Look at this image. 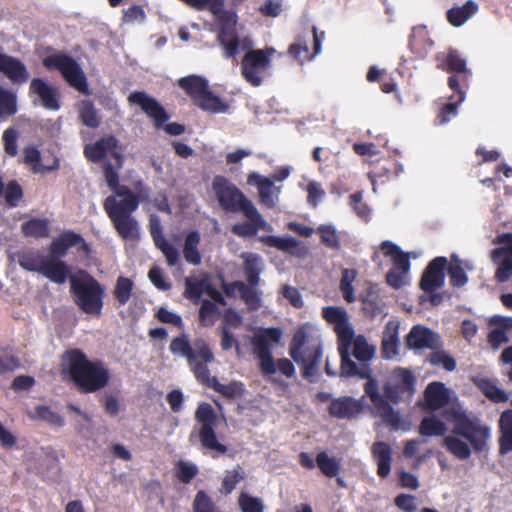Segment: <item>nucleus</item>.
<instances>
[{
    "mask_svg": "<svg viewBox=\"0 0 512 512\" xmlns=\"http://www.w3.org/2000/svg\"><path fill=\"white\" fill-rule=\"evenodd\" d=\"M364 365L361 366V368ZM368 376H358L360 379H367L364 384L365 395L370 399L376 414L382 421L392 429H398L400 426V416L393 409L392 405L399 404L405 397H411L414 392L415 378L411 370L397 367L389 379L383 384V394L379 392L378 382L372 377V370L368 365ZM359 370L360 367H357Z\"/></svg>",
    "mask_w": 512,
    "mask_h": 512,
    "instance_id": "f257e3e1",
    "label": "nucleus"
},
{
    "mask_svg": "<svg viewBox=\"0 0 512 512\" xmlns=\"http://www.w3.org/2000/svg\"><path fill=\"white\" fill-rule=\"evenodd\" d=\"M169 350L173 355L186 359L191 372L200 384L212 388L228 399L242 395L244 387L241 382L232 381L229 384H222L216 376L210 375L208 364L214 362L215 356L206 340L198 338L191 345L188 335L181 334L172 339Z\"/></svg>",
    "mask_w": 512,
    "mask_h": 512,
    "instance_id": "f03ea898",
    "label": "nucleus"
},
{
    "mask_svg": "<svg viewBox=\"0 0 512 512\" xmlns=\"http://www.w3.org/2000/svg\"><path fill=\"white\" fill-rule=\"evenodd\" d=\"M62 372L74 386L84 394L95 393L105 388L110 381V372L100 360L92 361L80 349L64 352L61 358Z\"/></svg>",
    "mask_w": 512,
    "mask_h": 512,
    "instance_id": "7ed1b4c3",
    "label": "nucleus"
},
{
    "mask_svg": "<svg viewBox=\"0 0 512 512\" xmlns=\"http://www.w3.org/2000/svg\"><path fill=\"white\" fill-rule=\"evenodd\" d=\"M148 198L149 189H141L136 194L128 186H122L104 200L103 208L122 239L134 240L139 237L138 222L132 214L140 202Z\"/></svg>",
    "mask_w": 512,
    "mask_h": 512,
    "instance_id": "20e7f679",
    "label": "nucleus"
},
{
    "mask_svg": "<svg viewBox=\"0 0 512 512\" xmlns=\"http://www.w3.org/2000/svg\"><path fill=\"white\" fill-rule=\"evenodd\" d=\"M452 434L444 437L443 446L446 450L460 460L468 459L471 449L466 439L476 452H482L489 437V430L478 422L471 420L465 414L455 413L453 416Z\"/></svg>",
    "mask_w": 512,
    "mask_h": 512,
    "instance_id": "39448f33",
    "label": "nucleus"
},
{
    "mask_svg": "<svg viewBox=\"0 0 512 512\" xmlns=\"http://www.w3.org/2000/svg\"><path fill=\"white\" fill-rule=\"evenodd\" d=\"M324 320L333 325L338 340V352L341 358L340 376H368V368L357 369L356 363L351 360L350 348L354 337V330L349 323L347 311L338 306H327L322 309Z\"/></svg>",
    "mask_w": 512,
    "mask_h": 512,
    "instance_id": "423d86ee",
    "label": "nucleus"
},
{
    "mask_svg": "<svg viewBox=\"0 0 512 512\" xmlns=\"http://www.w3.org/2000/svg\"><path fill=\"white\" fill-rule=\"evenodd\" d=\"M70 292L74 303L88 315L100 316L103 309L104 286L86 270L70 276Z\"/></svg>",
    "mask_w": 512,
    "mask_h": 512,
    "instance_id": "0eeeda50",
    "label": "nucleus"
},
{
    "mask_svg": "<svg viewBox=\"0 0 512 512\" xmlns=\"http://www.w3.org/2000/svg\"><path fill=\"white\" fill-rule=\"evenodd\" d=\"M281 336L282 331L280 328H263L252 337L251 344L254 353L260 361V369L263 374L272 375L278 369L283 375L290 378L295 374L293 363L287 358H281L277 361L276 365L271 353V344L278 343Z\"/></svg>",
    "mask_w": 512,
    "mask_h": 512,
    "instance_id": "6e6552de",
    "label": "nucleus"
},
{
    "mask_svg": "<svg viewBox=\"0 0 512 512\" xmlns=\"http://www.w3.org/2000/svg\"><path fill=\"white\" fill-rule=\"evenodd\" d=\"M178 86L190 97L192 103L204 112L211 114L226 113L230 106L211 91L207 79L199 75H188L177 82Z\"/></svg>",
    "mask_w": 512,
    "mask_h": 512,
    "instance_id": "1a4fd4ad",
    "label": "nucleus"
},
{
    "mask_svg": "<svg viewBox=\"0 0 512 512\" xmlns=\"http://www.w3.org/2000/svg\"><path fill=\"white\" fill-rule=\"evenodd\" d=\"M448 260L444 256L432 259L424 269L419 287L422 294L418 297V303L423 305L429 303L431 307H437L444 301L445 292L440 291L446 278Z\"/></svg>",
    "mask_w": 512,
    "mask_h": 512,
    "instance_id": "9d476101",
    "label": "nucleus"
},
{
    "mask_svg": "<svg viewBox=\"0 0 512 512\" xmlns=\"http://www.w3.org/2000/svg\"><path fill=\"white\" fill-rule=\"evenodd\" d=\"M43 65L49 70L59 71L63 79L80 93L90 94L86 75L73 57L62 52L55 53L45 57Z\"/></svg>",
    "mask_w": 512,
    "mask_h": 512,
    "instance_id": "9b49d317",
    "label": "nucleus"
},
{
    "mask_svg": "<svg viewBox=\"0 0 512 512\" xmlns=\"http://www.w3.org/2000/svg\"><path fill=\"white\" fill-rule=\"evenodd\" d=\"M307 341V334L304 330H297L289 345V354L292 359L302 366L304 378L312 381L317 374L318 365L322 358V347L320 344L303 347Z\"/></svg>",
    "mask_w": 512,
    "mask_h": 512,
    "instance_id": "f8f14e48",
    "label": "nucleus"
},
{
    "mask_svg": "<svg viewBox=\"0 0 512 512\" xmlns=\"http://www.w3.org/2000/svg\"><path fill=\"white\" fill-rule=\"evenodd\" d=\"M379 252L384 257L389 258L392 268L386 274V282L394 289H399L407 283L410 271L409 257L414 255L413 252L406 253L391 241H383L379 246ZM378 256V251L374 253L373 260Z\"/></svg>",
    "mask_w": 512,
    "mask_h": 512,
    "instance_id": "ddd939ff",
    "label": "nucleus"
},
{
    "mask_svg": "<svg viewBox=\"0 0 512 512\" xmlns=\"http://www.w3.org/2000/svg\"><path fill=\"white\" fill-rule=\"evenodd\" d=\"M195 420L200 425L198 437L201 445L205 449L225 454L227 447L218 441L216 434L218 417L214 408L209 403H200L195 412Z\"/></svg>",
    "mask_w": 512,
    "mask_h": 512,
    "instance_id": "4468645a",
    "label": "nucleus"
},
{
    "mask_svg": "<svg viewBox=\"0 0 512 512\" xmlns=\"http://www.w3.org/2000/svg\"><path fill=\"white\" fill-rule=\"evenodd\" d=\"M275 53L272 47L253 49L248 51L241 61V73L244 79L254 87L262 84L264 74L271 66V59Z\"/></svg>",
    "mask_w": 512,
    "mask_h": 512,
    "instance_id": "2eb2a0df",
    "label": "nucleus"
},
{
    "mask_svg": "<svg viewBox=\"0 0 512 512\" xmlns=\"http://www.w3.org/2000/svg\"><path fill=\"white\" fill-rule=\"evenodd\" d=\"M212 189L220 207L228 212H240L246 206L252 205L249 200L233 183L221 175H216L212 181Z\"/></svg>",
    "mask_w": 512,
    "mask_h": 512,
    "instance_id": "dca6fc26",
    "label": "nucleus"
},
{
    "mask_svg": "<svg viewBox=\"0 0 512 512\" xmlns=\"http://www.w3.org/2000/svg\"><path fill=\"white\" fill-rule=\"evenodd\" d=\"M218 25L217 41L224 49L225 58H234L239 50V38L236 30L238 17L232 10H222L215 15Z\"/></svg>",
    "mask_w": 512,
    "mask_h": 512,
    "instance_id": "f3484780",
    "label": "nucleus"
},
{
    "mask_svg": "<svg viewBox=\"0 0 512 512\" xmlns=\"http://www.w3.org/2000/svg\"><path fill=\"white\" fill-rule=\"evenodd\" d=\"M118 147V139L113 135H107L99 138L94 143L85 145L84 155L89 161L99 163L103 161L108 154H110L116 160L117 167L121 168L123 158L117 151Z\"/></svg>",
    "mask_w": 512,
    "mask_h": 512,
    "instance_id": "a211bd4d",
    "label": "nucleus"
},
{
    "mask_svg": "<svg viewBox=\"0 0 512 512\" xmlns=\"http://www.w3.org/2000/svg\"><path fill=\"white\" fill-rule=\"evenodd\" d=\"M128 101L138 105L141 110L153 120L154 126L159 129L169 119L164 107L144 91H134L129 94Z\"/></svg>",
    "mask_w": 512,
    "mask_h": 512,
    "instance_id": "6ab92c4d",
    "label": "nucleus"
},
{
    "mask_svg": "<svg viewBox=\"0 0 512 512\" xmlns=\"http://www.w3.org/2000/svg\"><path fill=\"white\" fill-rule=\"evenodd\" d=\"M400 323L397 320H389L382 332L380 352L385 360H392L399 355L401 346L399 338Z\"/></svg>",
    "mask_w": 512,
    "mask_h": 512,
    "instance_id": "aec40b11",
    "label": "nucleus"
},
{
    "mask_svg": "<svg viewBox=\"0 0 512 512\" xmlns=\"http://www.w3.org/2000/svg\"><path fill=\"white\" fill-rule=\"evenodd\" d=\"M0 73L14 84L26 83L30 76L25 64L19 58L4 53H0Z\"/></svg>",
    "mask_w": 512,
    "mask_h": 512,
    "instance_id": "412c9836",
    "label": "nucleus"
},
{
    "mask_svg": "<svg viewBox=\"0 0 512 512\" xmlns=\"http://www.w3.org/2000/svg\"><path fill=\"white\" fill-rule=\"evenodd\" d=\"M361 411V403L349 396L332 399L328 407L329 414L338 419H352Z\"/></svg>",
    "mask_w": 512,
    "mask_h": 512,
    "instance_id": "4be33fe9",
    "label": "nucleus"
},
{
    "mask_svg": "<svg viewBox=\"0 0 512 512\" xmlns=\"http://www.w3.org/2000/svg\"><path fill=\"white\" fill-rule=\"evenodd\" d=\"M30 93L36 94L42 102V105L49 110H59V94L55 87L47 84L40 78L32 79L30 83Z\"/></svg>",
    "mask_w": 512,
    "mask_h": 512,
    "instance_id": "5701e85b",
    "label": "nucleus"
},
{
    "mask_svg": "<svg viewBox=\"0 0 512 512\" xmlns=\"http://www.w3.org/2000/svg\"><path fill=\"white\" fill-rule=\"evenodd\" d=\"M364 314L373 319L384 314V303L376 285L370 284L360 296Z\"/></svg>",
    "mask_w": 512,
    "mask_h": 512,
    "instance_id": "b1692460",
    "label": "nucleus"
},
{
    "mask_svg": "<svg viewBox=\"0 0 512 512\" xmlns=\"http://www.w3.org/2000/svg\"><path fill=\"white\" fill-rule=\"evenodd\" d=\"M371 454L377 464V475L386 478L391 471L392 449L389 444L382 441L373 443Z\"/></svg>",
    "mask_w": 512,
    "mask_h": 512,
    "instance_id": "393cba45",
    "label": "nucleus"
},
{
    "mask_svg": "<svg viewBox=\"0 0 512 512\" xmlns=\"http://www.w3.org/2000/svg\"><path fill=\"white\" fill-rule=\"evenodd\" d=\"M71 269L66 262L52 258L46 259L41 275L56 284H64L67 279L70 280Z\"/></svg>",
    "mask_w": 512,
    "mask_h": 512,
    "instance_id": "a878e982",
    "label": "nucleus"
},
{
    "mask_svg": "<svg viewBox=\"0 0 512 512\" xmlns=\"http://www.w3.org/2000/svg\"><path fill=\"white\" fill-rule=\"evenodd\" d=\"M81 239V235L72 231L66 230L55 238L49 247V252L52 258L59 259L67 254V251L77 245Z\"/></svg>",
    "mask_w": 512,
    "mask_h": 512,
    "instance_id": "bb28decb",
    "label": "nucleus"
},
{
    "mask_svg": "<svg viewBox=\"0 0 512 512\" xmlns=\"http://www.w3.org/2000/svg\"><path fill=\"white\" fill-rule=\"evenodd\" d=\"M424 399L429 408L439 409L449 402V393L442 382H432L424 391Z\"/></svg>",
    "mask_w": 512,
    "mask_h": 512,
    "instance_id": "cd10ccee",
    "label": "nucleus"
},
{
    "mask_svg": "<svg viewBox=\"0 0 512 512\" xmlns=\"http://www.w3.org/2000/svg\"><path fill=\"white\" fill-rule=\"evenodd\" d=\"M478 4L473 0L466 1L462 6H454L446 13L447 21L454 27L462 26L478 12Z\"/></svg>",
    "mask_w": 512,
    "mask_h": 512,
    "instance_id": "c85d7f7f",
    "label": "nucleus"
},
{
    "mask_svg": "<svg viewBox=\"0 0 512 512\" xmlns=\"http://www.w3.org/2000/svg\"><path fill=\"white\" fill-rule=\"evenodd\" d=\"M247 218V221L236 223L231 227V232L241 238L253 237L257 234L256 227V207L254 204L248 205L241 211Z\"/></svg>",
    "mask_w": 512,
    "mask_h": 512,
    "instance_id": "c756f323",
    "label": "nucleus"
},
{
    "mask_svg": "<svg viewBox=\"0 0 512 512\" xmlns=\"http://www.w3.org/2000/svg\"><path fill=\"white\" fill-rule=\"evenodd\" d=\"M499 453L508 454L512 451V410H505L499 419Z\"/></svg>",
    "mask_w": 512,
    "mask_h": 512,
    "instance_id": "7c9ffc66",
    "label": "nucleus"
},
{
    "mask_svg": "<svg viewBox=\"0 0 512 512\" xmlns=\"http://www.w3.org/2000/svg\"><path fill=\"white\" fill-rule=\"evenodd\" d=\"M248 185H256L260 197V201L267 205L273 206L274 202L272 199L273 194V182L271 179L261 176L257 172H251L247 176Z\"/></svg>",
    "mask_w": 512,
    "mask_h": 512,
    "instance_id": "2f4dec72",
    "label": "nucleus"
},
{
    "mask_svg": "<svg viewBox=\"0 0 512 512\" xmlns=\"http://www.w3.org/2000/svg\"><path fill=\"white\" fill-rule=\"evenodd\" d=\"M352 355L360 362L359 365L356 364L357 367H361L362 365H369V361L375 355V347L370 345L366 338L363 335L354 336L352 339Z\"/></svg>",
    "mask_w": 512,
    "mask_h": 512,
    "instance_id": "473e14b6",
    "label": "nucleus"
},
{
    "mask_svg": "<svg viewBox=\"0 0 512 512\" xmlns=\"http://www.w3.org/2000/svg\"><path fill=\"white\" fill-rule=\"evenodd\" d=\"M231 288H236L238 290L241 299L251 310H256L260 307L261 300L254 287L250 285L248 286L241 281H235L231 285L224 287L225 293L228 296L232 295Z\"/></svg>",
    "mask_w": 512,
    "mask_h": 512,
    "instance_id": "72a5a7b5",
    "label": "nucleus"
},
{
    "mask_svg": "<svg viewBox=\"0 0 512 512\" xmlns=\"http://www.w3.org/2000/svg\"><path fill=\"white\" fill-rule=\"evenodd\" d=\"M200 234L198 231H190L184 240L183 245V256L186 262L192 265H199L201 263L202 257L201 253L198 249L200 244Z\"/></svg>",
    "mask_w": 512,
    "mask_h": 512,
    "instance_id": "f704fd0d",
    "label": "nucleus"
},
{
    "mask_svg": "<svg viewBox=\"0 0 512 512\" xmlns=\"http://www.w3.org/2000/svg\"><path fill=\"white\" fill-rule=\"evenodd\" d=\"M244 260V273L248 284L256 287L260 281L261 258L254 253H243L241 256Z\"/></svg>",
    "mask_w": 512,
    "mask_h": 512,
    "instance_id": "c9c22d12",
    "label": "nucleus"
},
{
    "mask_svg": "<svg viewBox=\"0 0 512 512\" xmlns=\"http://www.w3.org/2000/svg\"><path fill=\"white\" fill-rule=\"evenodd\" d=\"M78 118L80 122L91 129L100 126L101 118L91 100H82L78 105Z\"/></svg>",
    "mask_w": 512,
    "mask_h": 512,
    "instance_id": "e433bc0d",
    "label": "nucleus"
},
{
    "mask_svg": "<svg viewBox=\"0 0 512 512\" xmlns=\"http://www.w3.org/2000/svg\"><path fill=\"white\" fill-rule=\"evenodd\" d=\"M209 283L210 278L208 274H203L201 279L187 277L185 279L184 297L189 300L198 301L202 294L206 293Z\"/></svg>",
    "mask_w": 512,
    "mask_h": 512,
    "instance_id": "4c0bfd02",
    "label": "nucleus"
},
{
    "mask_svg": "<svg viewBox=\"0 0 512 512\" xmlns=\"http://www.w3.org/2000/svg\"><path fill=\"white\" fill-rule=\"evenodd\" d=\"M439 68L449 73H466L470 72L467 69L466 61L461 54L455 49H449L443 57Z\"/></svg>",
    "mask_w": 512,
    "mask_h": 512,
    "instance_id": "58836bf2",
    "label": "nucleus"
},
{
    "mask_svg": "<svg viewBox=\"0 0 512 512\" xmlns=\"http://www.w3.org/2000/svg\"><path fill=\"white\" fill-rule=\"evenodd\" d=\"M259 241L264 245L276 248L279 251L293 254L294 249L299 246L298 240L293 237H279L274 235L260 236Z\"/></svg>",
    "mask_w": 512,
    "mask_h": 512,
    "instance_id": "ea45409f",
    "label": "nucleus"
},
{
    "mask_svg": "<svg viewBox=\"0 0 512 512\" xmlns=\"http://www.w3.org/2000/svg\"><path fill=\"white\" fill-rule=\"evenodd\" d=\"M433 367H442L446 371H454L456 369L455 359L447 353L443 347L432 350L424 360Z\"/></svg>",
    "mask_w": 512,
    "mask_h": 512,
    "instance_id": "a19ab883",
    "label": "nucleus"
},
{
    "mask_svg": "<svg viewBox=\"0 0 512 512\" xmlns=\"http://www.w3.org/2000/svg\"><path fill=\"white\" fill-rule=\"evenodd\" d=\"M45 261V257L39 251L34 250L23 252L18 256V263L21 268L31 272H38L40 274Z\"/></svg>",
    "mask_w": 512,
    "mask_h": 512,
    "instance_id": "79ce46f5",
    "label": "nucleus"
},
{
    "mask_svg": "<svg viewBox=\"0 0 512 512\" xmlns=\"http://www.w3.org/2000/svg\"><path fill=\"white\" fill-rule=\"evenodd\" d=\"M134 283L133 281L124 276H119L114 286L113 295L117 302V306L121 307L126 305L133 295Z\"/></svg>",
    "mask_w": 512,
    "mask_h": 512,
    "instance_id": "37998d69",
    "label": "nucleus"
},
{
    "mask_svg": "<svg viewBox=\"0 0 512 512\" xmlns=\"http://www.w3.org/2000/svg\"><path fill=\"white\" fill-rule=\"evenodd\" d=\"M443 341L437 332L425 327L418 325V350L427 348L435 350L437 348H442Z\"/></svg>",
    "mask_w": 512,
    "mask_h": 512,
    "instance_id": "c03bdc74",
    "label": "nucleus"
},
{
    "mask_svg": "<svg viewBox=\"0 0 512 512\" xmlns=\"http://www.w3.org/2000/svg\"><path fill=\"white\" fill-rule=\"evenodd\" d=\"M357 274V270L355 269L344 268L342 270L339 288L343 299L347 303H353L356 301L353 282L355 281Z\"/></svg>",
    "mask_w": 512,
    "mask_h": 512,
    "instance_id": "a18cd8bd",
    "label": "nucleus"
},
{
    "mask_svg": "<svg viewBox=\"0 0 512 512\" xmlns=\"http://www.w3.org/2000/svg\"><path fill=\"white\" fill-rule=\"evenodd\" d=\"M316 465L328 478L336 477L341 469L340 461L334 457H329L324 451L317 454Z\"/></svg>",
    "mask_w": 512,
    "mask_h": 512,
    "instance_id": "49530a36",
    "label": "nucleus"
},
{
    "mask_svg": "<svg viewBox=\"0 0 512 512\" xmlns=\"http://www.w3.org/2000/svg\"><path fill=\"white\" fill-rule=\"evenodd\" d=\"M21 229L25 236L45 238L49 235V225L46 219H30L22 224Z\"/></svg>",
    "mask_w": 512,
    "mask_h": 512,
    "instance_id": "de8ad7c7",
    "label": "nucleus"
},
{
    "mask_svg": "<svg viewBox=\"0 0 512 512\" xmlns=\"http://www.w3.org/2000/svg\"><path fill=\"white\" fill-rule=\"evenodd\" d=\"M446 431L445 423L434 416L423 418L418 427V432L424 436H444Z\"/></svg>",
    "mask_w": 512,
    "mask_h": 512,
    "instance_id": "09e8293b",
    "label": "nucleus"
},
{
    "mask_svg": "<svg viewBox=\"0 0 512 512\" xmlns=\"http://www.w3.org/2000/svg\"><path fill=\"white\" fill-rule=\"evenodd\" d=\"M493 243L501 246L491 251V261H497L498 258H502L503 256H512V232L497 235Z\"/></svg>",
    "mask_w": 512,
    "mask_h": 512,
    "instance_id": "8fccbe9b",
    "label": "nucleus"
},
{
    "mask_svg": "<svg viewBox=\"0 0 512 512\" xmlns=\"http://www.w3.org/2000/svg\"><path fill=\"white\" fill-rule=\"evenodd\" d=\"M322 244L334 250L340 249V239L336 228L331 224H322L317 227Z\"/></svg>",
    "mask_w": 512,
    "mask_h": 512,
    "instance_id": "3c124183",
    "label": "nucleus"
},
{
    "mask_svg": "<svg viewBox=\"0 0 512 512\" xmlns=\"http://www.w3.org/2000/svg\"><path fill=\"white\" fill-rule=\"evenodd\" d=\"M17 112L16 95L0 86V119L13 116Z\"/></svg>",
    "mask_w": 512,
    "mask_h": 512,
    "instance_id": "603ef678",
    "label": "nucleus"
},
{
    "mask_svg": "<svg viewBox=\"0 0 512 512\" xmlns=\"http://www.w3.org/2000/svg\"><path fill=\"white\" fill-rule=\"evenodd\" d=\"M218 315V307L210 300H202L199 309V323L201 326L208 327L214 325Z\"/></svg>",
    "mask_w": 512,
    "mask_h": 512,
    "instance_id": "864d4df0",
    "label": "nucleus"
},
{
    "mask_svg": "<svg viewBox=\"0 0 512 512\" xmlns=\"http://www.w3.org/2000/svg\"><path fill=\"white\" fill-rule=\"evenodd\" d=\"M244 476V471L239 465L233 470L226 471L220 492L225 495L230 494L235 489L236 485L244 479Z\"/></svg>",
    "mask_w": 512,
    "mask_h": 512,
    "instance_id": "5fc2aeb1",
    "label": "nucleus"
},
{
    "mask_svg": "<svg viewBox=\"0 0 512 512\" xmlns=\"http://www.w3.org/2000/svg\"><path fill=\"white\" fill-rule=\"evenodd\" d=\"M193 512H221L204 490H199L192 503Z\"/></svg>",
    "mask_w": 512,
    "mask_h": 512,
    "instance_id": "6e6d98bb",
    "label": "nucleus"
},
{
    "mask_svg": "<svg viewBox=\"0 0 512 512\" xmlns=\"http://www.w3.org/2000/svg\"><path fill=\"white\" fill-rule=\"evenodd\" d=\"M470 72L453 73L448 78V86L457 94L459 102H463L466 96L465 88L468 86V78Z\"/></svg>",
    "mask_w": 512,
    "mask_h": 512,
    "instance_id": "4d7b16f0",
    "label": "nucleus"
},
{
    "mask_svg": "<svg viewBox=\"0 0 512 512\" xmlns=\"http://www.w3.org/2000/svg\"><path fill=\"white\" fill-rule=\"evenodd\" d=\"M492 262L497 265L494 274L496 282L504 283L512 278V256H503Z\"/></svg>",
    "mask_w": 512,
    "mask_h": 512,
    "instance_id": "13d9d810",
    "label": "nucleus"
},
{
    "mask_svg": "<svg viewBox=\"0 0 512 512\" xmlns=\"http://www.w3.org/2000/svg\"><path fill=\"white\" fill-rule=\"evenodd\" d=\"M349 204L360 219L365 222L370 220L371 209L363 202V194L361 191H357L349 196Z\"/></svg>",
    "mask_w": 512,
    "mask_h": 512,
    "instance_id": "bf43d9fd",
    "label": "nucleus"
},
{
    "mask_svg": "<svg viewBox=\"0 0 512 512\" xmlns=\"http://www.w3.org/2000/svg\"><path fill=\"white\" fill-rule=\"evenodd\" d=\"M184 2L195 10H208L214 16L224 9L225 4V0H184Z\"/></svg>",
    "mask_w": 512,
    "mask_h": 512,
    "instance_id": "052dcab7",
    "label": "nucleus"
},
{
    "mask_svg": "<svg viewBox=\"0 0 512 512\" xmlns=\"http://www.w3.org/2000/svg\"><path fill=\"white\" fill-rule=\"evenodd\" d=\"M197 474L198 468L196 465L183 460H179L176 463L175 476L181 483L189 484Z\"/></svg>",
    "mask_w": 512,
    "mask_h": 512,
    "instance_id": "680f3d73",
    "label": "nucleus"
},
{
    "mask_svg": "<svg viewBox=\"0 0 512 512\" xmlns=\"http://www.w3.org/2000/svg\"><path fill=\"white\" fill-rule=\"evenodd\" d=\"M446 271L449 276L450 284L453 287L459 288L467 283L468 276L459 261L452 262L449 266L447 265Z\"/></svg>",
    "mask_w": 512,
    "mask_h": 512,
    "instance_id": "e2e57ef3",
    "label": "nucleus"
},
{
    "mask_svg": "<svg viewBox=\"0 0 512 512\" xmlns=\"http://www.w3.org/2000/svg\"><path fill=\"white\" fill-rule=\"evenodd\" d=\"M238 505L242 512H264L262 500L242 492L238 497Z\"/></svg>",
    "mask_w": 512,
    "mask_h": 512,
    "instance_id": "0e129e2a",
    "label": "nucleus"
},
{
    "mask_svg": "<svg viewBox=\"0 0 512 512\" xmlns=\"http://www.w3.org/2000/svg\"><path fill=\"white\" fill-rule=\"evenodd\" d=\"M479 387L484 395L494 402H504L507 400L505 392L488 379L481 380Z\"/></svg>",
    "mask_w": 512,
    "mask_h": 512,
    "instance_id": "69168bd1",
    "label": "nucleus"
},
{
    "mask_svg": "<svg viewBox=\"0 0 512 512\" xmlns=\"http://www.w3.org/2000/svg\"><path fill=\"white\" fill-rule=\"evenodd\" d=\"M103 173L107 186L110 190L113 193L119 191V188L123 185L119 183V174L110 161L104 162Z\"/></svg>",
    "mask_w": 512,
    "mask_h": 512,
    "instance_id": "338daca9",
    "label": "nucleus"
},
{
    "mask_svg": "<svg viewBox=\"0 0 512 512\" xmlns=\"http://www.w3.org/2000/svg\"><path fill=\"white\" fill-rule=\"evenodd\" d=\"M220 347L223 351L235 348L238 355L241 353L240 342L232 331L227 328H220Z\"/></svg>",
    "mask_w": 512,
    "mask_h": 512,
    "instance_id": "774afa93",
    "label": "nucleus"
}]
</instances>
